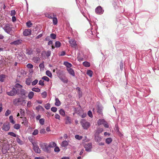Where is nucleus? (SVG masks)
<instances>
[{
	"label": "nucleus",
	"mask_w": 159,
	"mask_h": 159,
	"mask_svg": "<svg viewBox=\"0 0 159 159\" xmlns=\"http://www.w3.org/2000/svg\"><path fill=\"white\" fill-rule=\"evenodd\" d=\"M12 25L8 23L5 24L4 26L2 27V29L5 31L10 35L12 33Z\"/></svg>",
	"instance_id": "1"
},
{
	"label": "nucleus",
	"mask_w": 159,
	"mask_h": 159,
	"mask_svg": "<svg viewBox=\"0 0 159 159\" xmlns=\"http://www.w3.org/2000/svg\"><path fill=\"white\" fill-rule=\"evenodd\" d=\"M40 146L44 151L48 152H50L51 148L49 145H48L47 143H43L40 144Z\"/></svg>",
	"instance_id": "2"
},
{
	"label": "nucleus",
	"mask_w": 159,
	"mask_h": 159,
	"mask_svg": "<svg viewBox=\"0 0 159 159\" xmlns=\"http://www.w3.org/2000/svg\"><path fill=\"white\" fill-rule=\"evenodd\" d=\"M81 125L84 129H88L90 126V123L84 120H82L80 122Z\"/></svg>",
	"instance_id": "3"
},
{
	"label": "nucleus",
	"mask_w": 159,
	"mask_h": 159,
	"mask_svg": "<svg viewBox=\"0 0 159 159\" xmlns=\"http://www.w3.org/2000/svg\"><path fill=\"white\" fill-rule=\"evenodd\" d=\"M98 125H103L106 128L109 127V125L107 121L104 119H99L97 122Z\"/></svg>",
	"instance_id": "4"
},
{
	"label": "nucleus",
	"mask_w": 159,
	"mask_h": 159,
	"mask_svg": "<svg viewBox=\"0 0 159 159\" xmlns=\"http://www.w3.org/2000/svg\"><path fill=\"white\" fill-rule=\"evenodd\" d=\"M33 145V149L36 153H40L41 152V150L39 148L37 144V143H32Z\"/></svg>",
	"instance_id": "5"
},
{
	"label": "nucleus",
	"mask_w": 159,
	"mask_h": 159,
	"mask_svg": "<svg viewBox=\"0 0 159 159\" xmlns=\"http://www.w3.org/2000/svg\"><path fill=\"white\" fill-rule=\"evenodd\" d=\"M17 93V90L15 88H13L11 91L7 92L6 93L7 95L9 96H14L16 95Z\"/></svg>",
	"instance_id": "6"
},
{
	"label": "nucleus",
	"mask_w": 159,
	"mask_h": 159,
	"mask_svg": "<svg viewBox=\"0 0 159 159\" xmlns=\"http://www.w3.org/2000/svg\"><path fill=\"white\" fill-rule=\"evenodd\" d=\"M84 147L87 152H90L92 148V144L91 143H87L84 145Z\"/></svg>",
	"instance_id": "7"
},
{
	"label": "nucleus",
	"mask_w": 159,
	"mask_h": 159,
	"mask_svg": "<svg viewBox=\"0 0 159 159\" xmlns=\"http://www.w3.org/2000/svg\"><path fill=\"white\" fill-rule=\"evenodd\" d=\"M95 11L97 14L101 15L103 13L104 10L102 9L101 6H99L95 9Z\"/></svg>",
	"instance_id": "8"
},
{
	"label": "nucleus",
	"mask_w": 159,
	"mask_h": 159,
	"mask_svg": "<svg viewBox=\"0 0 159 159\" xmlns=\"http://www.w3.org/2000/svg\"><path fill=\"white\" fill-rule=\"evenodd\" d=\"M69 42L72 47L76 48L77 44L76 41L74 39H70L69 40Z\"/></svg>",
	"instance_id": "9"
},
{
	"label": "nucleus",
	"mask_w": 159,
	"mask_h": 159,
	"mask_svg": "<svg viewBox=\"0 0 159 159\" xmlns=\"http://www.w3.org/2000/svg\"><path fill=\"white\" fill-rule=\"evenodd\" d=\"M22 99L21 98H18L15 99L13 100V103L15 105H18L19 103L21 102Z\"/></svg>",
	"instance_id": "10"
},
{
	"label": "nucleus",
	"mask_w": 159,
	"mask_h": 159,
	"mask_svg": "<svg viewBox=\"0 0 159 159\" xmlns=\"http://www.w3.org/2000/svg\"><path fill=\"white\" fill-rule=\"evenodd\" d=\"M31 30L30 29L25 30L23 32V35L25 36H27L31 34Z\"/></svg>",
	"instance_id": "11"
},
{
	"label": "nucleus",
	"mask_w": 159,
	"mask_h": 159,
	"mask_svg": "<svg viewBox=\"0 0 159 159\" xmlns=\"http://www.w3.org/2000/svg\"><path fill=\"white\" fill-rule=\"evenodd\" d=\"M10 129V126L8 123V124H3L2 129L3 130L5 131H8Z\"/></svg>",
	"instance_id": "12"
},
{
	"label": "nucleus",
	"mask_w": 159,
	"mask_h": 159,
	"mask_svg": "<svg viewBox=\"0 0 159 159\" xmlns=\"http://www.w3.org/2000/svg\"><path fill=\"white\" fill-rule=\"evenodd\" d=\"M22 40L21 39H18L11 43V44H14L15 45H18L21 43Z\"/></svg>",
	"instance_id": "13"
},
{
	"label": "nucleus",
	"mask_w": 159,
	"mask_h": 159,
	"mask_svg": "<svg viewBox=\"0 0 159 159\" xmlns=\"http://www.w3.org/2000/svg\"><path fill=\"white\" fill-rule=\"evenodd\" d=\"M25 74V72L23 70H21L18 73V75L19 77L24 76Z\"/></svg>",
	"instance_id": "14"
},
{
	"label": "nucleus",
	"mask_w": 159,
	"mask_h": 159,
	"mask_svg": "<svg viewBox=\"0 0 159 159\" xmlns=\"http://www.w3.org/2000/svg\"><path fill=\"white\" fill-rule=\"evenodd\" d=\"M65 120L66 124L69 125L71 123V119L68 116H66Z\"/></svg>",
	"instance_id": "15"
},
{
	"label": "nucleus",
	"mask_w": 159,
	"mask_h": 159,
	"mask_svg": "<svg viewBox=\"0 0 159 159\" xmlns=\"http://www.w3.org/2000/svg\"><path fill=\"white\" fill-rule=\"evenodd\" d=\"M97 112L98 114L102 115V109L101 107L99 105H98L97 107Z\"/></svg>",
	"instance_id": "16"
},
{
	"label": "nucleus",
	"mask_w": 159,
	"mask_h": 159,
	"mask_svg": "<svg viewBox=\"0 0 159 159\" xmlns=\"http://www.w3.org/2000/svg\"><path fill=\"white\" fill-rule=\"evenodd\" d=\"M67 70L69 73L73 76H75V73L74 70L71 68H67Z\"/></svg>",
	"instance_id": "17"
},
{
	"label": "nucleus",
	"mask_w": 159,
	"mask_h": 159,
	"mask_svg": "<svg viewBox=\"0 0 159 159\" xmlns=\"http://www.w3.org/2000/svg\"><path fill=\"white\" fill-rule=\"evenodd\" d=\"M26 54L28 56H30L33 54V51L31 49H27L26 50Z\"/></svg>",
	"instance_id": "18"
},
{
	"label": "nucleus",
	"mask_w": 159,
	"mask_h": 159,
	"mask_svg": "<svg viewBox=\"0 0 159 159\" xmlns=\"http://www.w3.org/2000/svg\"><path fill=\"white\" fill-rule=\"evenodd\" d=\"M45 15L46 17L49 19H52L54 16V14L53 13L50 14L46 13L45 14Z\"/></svg>",
	"instance_id": "19"
},
{
	"label": "nucleus",
	"mask_w": 159,
	"mask_h": 159,
	"mask_svg": "<svg viewBox=\"0 0 159 159\" xmlns=\"http://www.w3.org/2000/svg\"><path fill=\"white\" fill-rule=\"evenodd\" d=\"M22 118L23 120L22 123L24 124L25 126H27L28 124V120L26 117H23Z\"/></svg>",
	"instance_id": "20"
},
{
	"label": "nucleus",
	"mask_w": 159,
	"mask_h": 159,
	"mask_svg": "<svg viewBox=\"0 0 159 159\" xmlns=\"http://www.w3.org/2000/svg\"><path fill=\"white\" fill-rule=\"evenodd\" d=\"M55 105L57 106H60L61 104V103L58 98H56L55 99Z\"/></svg>",
	"instance_id": "21"
},
{
	"label": "nucleus",
	"mask_w": 159,
	"mask_h": 159,
	"mask_svg": "<svg viewBox=\"0 0 159 159\" xmlns=\"http://www.w3.org/2000/svg\"><path fill=\"white\" fill-rule=\"evenodd\" d=\"M20 94L21 95V96L23 97L25 96V95L26 92L24 89H20Z\"/></svg>",
	"instance_id": "22"
},
{
	"label": "nucleus",
	"mask_w": 159,
	"mask_h": 159,
	"mask_svg": "<svg viewBox=\"0 0 159 159\" xmlns=\"http://www.w3.org/2000/svg\"><path fill=\"white\" fill-rule=\"evenodd\" d=\"M6 76L2 74L0 75V80L1 82H3L4 81L5 79Z\"/></svg>",
	"instance_id": "23"
},
{
	"label": "nucleus",
	"mask_w": 159,
	"mask_h": 159,
	"mask_svg": "<svg viewBox=\"0 0 159 159\" xmlns=\"http://www.w3.org/2000/svg\"><path fill=\"white\" fill-rule=\"evenodd\" d=\"M68 144V142L66 141H63L61 143V146L63 147H65Z\"/></svg>",
	"instance_id": "24"
},
{
	"label": "nucleus",
	"mask_w": 159,
	"mask_h": 159,
	"mask_svg": "<svg viewBox=\"0 0 159 159\" xmlns=\"http://www.w3.org/2000/svg\"><path fill=\"white\" fill-rule=\"evenodd\" d=\"M64 65L66 66L67 68H70V67L72 66L71 64L67 61L65 62H64Z\"/></svg>",
	"instance_id": "25"
},
{
	"label": "nucleus",
	"mask_w": 159,
	"mask_h": 159,
	"mask_svg": "<svg viewBox=\"0 0 159 159\" xmlns=\"http://www.w3.org/2000/svg\"><path fill=\"white\" fill-rule=\"evenodd\" d=\"M17 137L16 139L17 142L19 144H20V145L22 144L23 143V141L21 140L19 138L18 136V135H17Z\"/></svg>",
	"instance_id": "26"
},
{
	"label": "nucleus",
	"mask_w": 159,
	"mask_h": 159,
	"mask_svg": "<svg viewBox=\"0 0 159 159\" xmlns=\"http://www.w3.org/2000/svg\"><path fill=\"white\" fill-rule=\"evenodd\" d=\"M59 113L63 116H65V111L62 109H61L59 111Z\"/></svg>",
	"instance_id": "27"
},
{
	"label": "nucleus",
	"mask_w": 159,
	"mask_h": 159,
	"mask_svg": "<svg viewBox=\"0 0 159 159\" xmlns=\"http://www.w3.org/2000/svg\"><path fill=\"white\" fill-rule=\"evenodd\" d=\"M83 64L84 66L86 67H89L90 66V63L87 61L83 62Z\"/></svg>",
	"instance_id": "28"
},
{
	"label": "nucleus",
	"mask_w": 159,
	"mask_h": 159,
	"mask_svg": "<svg viewBox=\"0 0 159 159\" xmlns=\"http://www.w3.org/2000/svg\"><path fill=\"white\" fill-rule=\"evenodd\" d=\"M112 139L111 138H107L106 140V142L108 144H110L111 142Z\"/></svg>",
	"instance_id": "29"
},
{
	"label": "nucleus",
	"mask_w": 159,
	"mask_h": 159,
	"mask_svg": "<svg viewBox=\"0 0 159 159\" xmlns=\"http://www.w3.org/2000/svg\"><path fill=\"white\" fill-rule=\"evenodd\" d=\"M10 121L13 124H15V122L13 119V117L12 116H10L9 117Z\"/></svg>",
	"instance_id": "30"
},
{
	"label": "nucleus",
	"mask_w": 159,
	"mask_h": 159,
	"mask_svg": "<svg viewBox=\"0 0 159 159\" xmlns=\"http://www.w3.org/2000/svg\"><path fill=\"white\" fill-rule=\"evenodd\" d=\"M34 95V92H30L28 94V97L30 99H31L33 98Z\"/></svg>",
	"instance_id": "31"
},
{
	"label": "nucleus",
	"mask_w": 159,
	"mask_h": 159,
	"mask_svg": "<svg viewBox=\"0 0 159 159\" xmlns=\"http://www.w3.org/2000/svg\"><path fill=\"white\" fill-rule=\"evenodd\" d=\"M61 43L58 41H57L55 42V46L56 48H59L61 46Z\"/></svg>",
	"instance_id": "32"
},
{
	"label": "nucleus",
	"mask_w": 159,
	"mask_h": 159,
	"mask_svg": "<svg viewBox=\"0 0 159 159\" xmlns=\"http://www.w3.org/2000/svg\"><path fill=\"white\" fill-rule=\"evenodd\" d=\"M32 90L35 92H40V89L38 88H33L32 89Z\"/></svg>",
	"instance_id": "33"
},
{
	"label": "nucleus",
	"mask_w": 159,
	"mask_h": 159,
	"mask_svg": "<svg viewBox=\"0 0 159 159\" xmlns=\"http://www.w3.org/2000/svg\"><path fill=\"white\" fill-rule=\"evenodd\" d=\"M48 145L50 148H51L55 147L56 146L57 144L55 142H53L49 143Z\"/></svg>",
	"instance_id": "34"
},
{
	"label": "nucleus",
	"mask_w": 159,
	"mask_h": 159,
	"mask_svg": "<svg viewBox=\"0 0 159 159\" xmlns=\"http://www.w3.org/2000/svg\"><path fill=\"white\" fill-rule=\"evenodd\" d=\"M53 23L54 25H56L57 23V20L56 17H55L54 16L52 18Z\"/></svg>",
	"instance_id": "35"
},
{
	"label": "nucleus",
	"mask_w": 159,
	"mask_h": 159,
	"mask_svg": "<svg viewBox=\"0 0 159 159\" xmlns=\"http://www.w3.org/2000/svg\"><path fill=\"white\" fill-rule=\"evenodd\" d=\"M8 135L12 136L14 137H16L17 135L14 133L12 132H9L8 133Z\"/></svg>",
	"instance_id": "36"
},
{
	"label": "nucleus",
	"mask_w": 159,
	"mask_h": 159,
	"mask_svg": "<svg viewBox=\"0 0 159 159\" xmlns=\"http://www.w3.org/2000/svg\"><path fill=\"white\" fill-rule=\"evenodd\" d=\"M46 74L50 77H52V75L51 72L49 70H47L46 71Z\"/></svg>",
	"instance_id": "37"
},
{
	"label": "nucleus",
	"mask_w": 159,
	"mask_h": 159,
	"mask_svg": "<svg viewBox=\"0 0 159 159\" xmlns=\"http://www.w3.org/2000/svg\"><path fill=\"white\" fill-rule=\"evenodd\" d=\"M87 74L90 77H91L93 75V71L91 70H89L87 71Z\"/></svg>",
	"instance_id": "38"
},
{
	"label": "nucleus",
	"mask_w": 159,
	"mask_h": 159,
	"mask_svg": "<svg viewBox=\"0 0 159 159\" xmlns=\"http://www.w3.org/2000/svg\"><path fill=\"white\" fill-rule=\"evenodd\" d=\"M102 138L101 137L98 136H95V140L98 142H100L101 141Z\"/></svg>",
	"instance_id": "39"
},
{
	"label": "nucleus",
	"mask_w": 159,
	"mask_h": 159,
	"mask_svg": "<svg viewBox=\"0 0 159 159\" xmlns=\"http://www.w3.org/2000/svg\"><path fill=\"white\" fill-rule=\"evenodd\" d=\"M45 120L43 118L40 119L39 120V122L41 125H43L44 123Z\"/></svg>",
	"instance_id": "40"
},
{
	"label": "nucleus",
	"mask_w": 159,
	"mask_h": 159,
	"mask_svg": "<svg viewBox=\"0 0 159 159\" xmlns=\"http://www.w3.org/2000/svg\"><path fill=\"white\" fill-rule=\"evenodd\" d=\"M20 127V125L19 124H16L14 126V128L16 129H19Z\"/></svg>",
	"instance_id": "41"
},
{
	"label": "nucleus",
	"mask_w": 159,
	"mask_h": 159,
	"mask_svg": "<svg viewBox=\"0 0 159 159\" xmlns=\"http://www.w3.org/2000/svg\"><path fill=\"white\" fill-rule=\"evenodd\" d=\"M44 53L45 54L47 57H48L50 56L51 52L50 51H48L47 52H45Z\"/></svg>",
	"instance_id": "42"
},
{
	"label": "nucleus",
	"mask_w": 159,
	"mask_h": 159,
	"mask_svg": "<svg viewBox=\"0 0 159 159\" xmlns=\"http://www.w3.org/2000/svg\"><path fill=\"white\" fill-rule=\"evenodd\" d=\"M75 138L78 140H81L83 138V137L82 136H79L78 135H75Z\"/></svg>",
	"instance_id": "43"
},
{
	"label": "nucleus",
	"mask_w": 159,
	"mask_h": 159,
	"mask_svg": "<svg viewBox=\"0 0 159 159\" xmlns=\"http://www.w3.org/2000/svg\"><path fill=\"white\" fill-rule=\"evenodd\" d=\"M15 86L16 88H19L20 89H22V86L21 85L18 83L16 84Z\"/></svg>",
	"instance_id": "44"
},
{
	"label": "nucleus",
	"mask_w": 159,
	"mask_h": 159,
	"mask_svg": "<svg viewBox=\"0 0 159 159\" xmlns=\"http://www.w3.org/2000/svg\"><path fill=\"white\" fill-rule=\"evenodd\" d=\"M11 113V111L9 110H7L5 113V116H8Z\"/></svg>",
	"instance_id": "45"
},
{
	"label": "nucleus",
	"mask_w": 159,
	"mask_h": 159,
	"mask_svg": "<svg viewBox=\"0 0 159 159\" xmlns=\"http://www.w3.org/2000/svg\"><path fill=\"white\" fill-rule=\"evenodd\" d=\"M38 82V80H37V79L35 80H34L32 82V85L33 86H34V85H35L36 84H37Z\"/></svg>",
	"instance_id": "46"
},
{
	"label": "nucleus",
	"mask_w": 159,
	"mask_h": 159,
	"mask_svg": "<svg viewBox=\"0 0 159 159\" xmlns=\"http://www.w3.org/2000/svg\"><path fill=\"white\" fill-rule=\"evenodd\" d=\"M26 25L29 27H30L31 26L32 24L30 21H29L26 22Z\"/></svg>",
	"instance_id": "47"
},
{
	"label": "nucleus",
	"mask_w": 159,
	"mask_h": 159,
	"mask_svg": "<svg viewBox=\"0 0 159 159\" xmlns=\"http://www.w3.org/2000/svg\"><path fill=\"white\" fill-rule=\"evenodd\" d=\"M45 107L47 110L49 109L50 107V104H49V103L46 104L45 106Z\"/></svg>",
	"instance_id": "48"
},
{
	"label": "nucleus",
	"mask_w": 159,
	"mask_h": 159,
	"mask_svg": "<svg viewBox=\"0 0 159 159\" xmlns=\"http://www.w3.org/2000/svg\"><path fill=\"white\" fill-rule=\"evenodd\" d=\"M44 81L42 80H40L39 82V84L41 85L42 86H43L44 85Z\"/></svg>",
	"instance_id": "49"
},
{
	"label": "nucleus",
	"mask_w": 159,
	"mask_h": 159,
	"mask_svg": "<svg viewBox=\"0 0 159 159\" xmlns=\"http://www.w3.org/2000/svg\"><path fill=\"white\" fill-rule=\"evenodd\" d=\"M42 97L43 98H46L47 96V93L46 92H44L42 93Z\"/></svg>",
	"instance_id": "50"
},
{
	"label": "nucleus",
	"mask_w": 159,
	"mask_h": 159,
	"mask_svg": "<svg viewBox=\"0 0 159 159\" xmlns=\"http://www.w3.org/2000/svg\"><path fill=\"white\" fill-rule=\"evenodd\" d=\"M39 66L40 69H43L44 67V62H43V63L40 64Z\"/></svg>",
	"instance_id": "51"
},
{
	"label": "nucleus",
	"mask_w": 159,
	"mask_h": 159,
	"mask_svg": "<svg viewBox=\"0 0 159 159\" xmlns=\"http://www.w3.org/2000/svg\"><path fill=\"white\" fill-rule=\"evenodd\" d=\"M31 81L30 79H27L25 81L26 84L28 85H30V84Z\"/></svg>",
	"instance_id": "52"
},
{
	"label": "nucleus",
	"mask_w": 159,
	"mask_h": 159,
	"mask_svg": "<svg viewBox=\"0 0 159 159\" xmlns=\"http://www.w3.org/2000/svg\"><path fill=\"white\" fill-rule=\"evenodd\" d=\"M38 129H35L34 130V132L32 133V134L34 135H37L38 134Z\"/></svg>",
	"instance_id": "53"
},
{
	"label": "nucleus",
	"mask_w": 159,
	"mask_h": 159,
	"mask_svg": "<svg viewBox=\"0 0 159 159\" xmlns=\"http://www.w3.org/2000/svg\"><path fill=\"white\" fill-rule=\"evenodd\" d=\"M42 79L47 81H48L49 80V78L46 76H43L42 78Z\"/></svg>",
	"instance_id": "54"
},
{
	"label": "nucleus",
	"mask_w": 159,
	"mask_h": 159,
	"mask_svg": "<svg viewBox=\"0 0 159 159\" xmlns=\"http://www.w3.org/2000/svg\"><path fill=\"white\" fill-rule=\"evenodd\" d=\"M51 37L53 39H55L56 38V35L54 34H52L50 35Z\"/></svg>",
	"instance_id": "55"
},
{
	"label": "nucleus",
	"mask_w": 159,
	"mask_h": 159,
	"mask_svg": "<svg viewBox=\"0 0 159 159\" xmlns=\"http://www.w3.org/2000/svg\"><path fill=\"white\" fill-rule=\"evenodd\" d=\"M26 67L28 68H32L33 66L31 64L29 63L26 65Z\"/></svg>",
	"instance_id": "56"
},
{
	"label": "nucleus",
	"mask_w": 159,
	"mask_h": 159,
	"mask_svg": "<svg viewBox=\"0 0 159 159\" xmlns=\"http://www.w3.org/2000/svg\"><path fill=\"white\" fill-rule=\"evenodd\" d=\"M51 109L52 111L54 112H56L57 110V108L56 107H52Z\"/></svg>",
	"instance_id": "57"
},
{
	"label": "nucleus",
	"mask_w": 159,
	"mask_h": 159,
	"mask_svg": "<svg viewBox=\"0 0 159 159\" xmlns=\"http://www.w3.org/2000/svg\"><path fill=\"white\" fill-rule=\"evenodd\" d=\"M66 54V52L65 51H63L59 53V56H63L65 55Z\"/></svg>",
	"instance_id": "58"
},
{
	"label": "nucleus",
	"mask_w": 159,
	"mask_h": 159,
	"mask_svg": "<svg viewBox=\"0 0 159 159\" xmlns=\"http://www.w3.org/2000/svg\"><path fill=\"white\" fill-rule=\"evenodd\" d=\"M16 14V11L15 10H13L11 11V16H14Z\"/></svg>",
	"instance_id": "59"
},
{
	"label": "nucleus",
	"mask_w": 159,
	"mask_h": 159,
	"mask_svg": "<svg viewBox=\"0 0 159 159\" xmlns=\"http://www.w3.org/2000/svg\"><path fill=\"white\" fill-rule=\"evenodd\" d=\"M88 114L89 115V116L90 117H92L93 116L92 112L90 111H88Z\"/></svg>",
	"instance_id": "60"
},
{
	"label": "nucleus",
	"mask_w": 159,
	"mask_h": 159,
	"mask_svg": "<svg viewBox=\"0 0 159 159\" xmlns=\"http://www.w3.org/2000/svg\"><path fill=\"white\" fill-rule=\"evenodd\" d=\"M55 117L56 119H57L59 120H60V116L58 114H56L55 116Z\"/></svg>",
	"instance_id": "61"
},
{
	"label": "nucleus",
	"mask_w": 159,
	"mask_h": 159,
	"mask_svg": "<svg viewBox=\"0 0 159 159\" xmlns=\"http://www.w3.org/2000/svg\"><path fill=\"white\" fill-rule=\"evenodd\" d=\"M60 150L58 147H55L54 149V151L55 152H58L60 151Z\"/></svg>",
	"instance_id": "62"
},
{
	"label": "nucleus",
	"mask_w": 159,
	"mask_h": 159,
	"mask_svg": "<svg viewBox=\"0 0 159 159\" xmlns=\"http://www.w3.org/2000/svg\"><path fill=\"white\" fill-rule=\"evenodd\" d=\"M42 108V107L40 105H39L36 107V109L38 111H39L40 109Z\"/></svg>",
	"instance_id": "63"
},
{
	"label": "nucleus",
	"mask_w": 159,
	"mask_h": 159,
	"mask_svg": "<svg viewBox=\"0 0 159 159\" xmlns=\"http://www.w3.org/2000/svg\"><path fill=\"white\" fill-rule=\"evenodd\" d=\"M120 69L121 70H123V63L122 61H121L120 63Z\"/></svg>",
	"instance_id": "64"
}]
</instances>
